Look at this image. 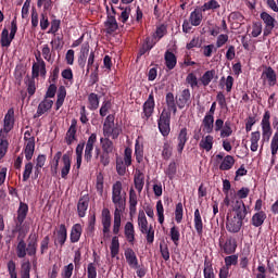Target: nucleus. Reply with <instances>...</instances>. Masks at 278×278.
<instances>
[{
    "mask_svg": "<svg viewBox=\"0 0 278 278\" xmlns=\"http://www.w3.org/2000/svg\"><path fill=\"white\" fill-rule=\"evenodd\" d=\"M165 103L167 109H163L157 119L159 131L164 138L170 134V113L174 114V116L177 114V102L175 101V94H173V92L166 93Z\"/></svg>",
    "mask_w": 278,
    "mask_h": 278,
    "instance_id": "obj_1",
    "label": "nucleus"
},
{
    "mask_svg": "<svg viewBox=\"0 0 278 278\" xmlns=\"http://www.w3.org/2000/svg\"><path fill=\"white\" fill-rule=\"evenodd\" d=\"M129 212L130 214H136L137 206H138V194L136 193V190L134 188H130L129 190Z\"/></svg>",
    "mask_w": 278,
    "mask_h": 278,
    "instance_id": "obj_34",
    "label": "nucleus"
},
{
    "mask_svg": "<svg viewBox=\"0 0 278 278\" xmlns=\"http://www.w3.org/2000/svg\"><path fill=\"white\" fill-rule=\"evenodd\" d=\"M8 147H10V143L8 142V137L1 136L0 132V160H3L5 157V154L8 153Z\"/></svg>",
    "mask_w": 278,
    "mask_h": 278,
    "instance_id": "obj_46",
    "label": "nucleus"
},
{
    "mask_svg": "<svg viewBox=\"0 0 278 278\" xmlns=\"http://www.w3.org/2000/svg\"><path fill=\"white\" fill-rule=\"evenodd\" d=\"M219 8L220 4L216 0H210L208 2H205L202 7H200V9L204 12H207V10H218Z\"/></svg>",
    "mask_w": 278,
    "mask_h": 278,
    "instance_id": "obj_57",
    "label": "nucleus"
},
{
    "mask_svg": "<svg viewBox=\"0 0 278 278\" xmlns=\"http://www.w3.org/2000/svg\"><path fill=\"white\" fill-rule=\"evenodd\" d=\"M204 278H216L214 275V268L212 267V263L208 262L207 260L204 261Z\"/></svg>",
    "mask_w": 278,
    "mask_h": 278,
    "instance_id": "obj_52",
    "label": "nucleus"
},
{
    "mask_svg": "<svg viewBox=\"0 0 278 278\" xmlns=\"http://www.w3.org/2000/svg\"><path fill=\"white\" fill-rule=\"evenodd\" d=\"M127 168H129V165H126V163H124L123 157L117 156L116 157V173H117V175H119V177H125V175L127 174Z\"/></svg>",
    "mask_w": 278,
    "mask_h": 278,
    "instance_id": "obj_39",
    "label": "nucleus"
},
{
    "mask_svg": "<svg viewBox=\"0 0 278 278\" xmlns=\"http://www.w3.org/2000/svg\"><path fill=\"white\" fill-rule=\"evenodd\" d=\"M73 270H75V265L70 263L68 265L63 267V271L61 273L62 278H71L73 277Z\"/></svg>",
    "mask_w": 278,
    "mask_h": 278,
    "instance_id": "obj_62",
    "label": "nucleus"
},
{
    "mask_svg": "<svg viewBox=\"0 0 278 278\" xmlns=\"http://www.w3.org/2000/svg\"><path fill=\"white\" fill-rule=\"evenodd\" d=\"M203 10L200 8H195L189 15V22L193 27H199L203 23Z\"/></svg>",
    "mask_w": 278,
    "mask_h": 278,
    "instance_id": "obj_21",
    "label": "nucleus"
},
{
    "mask_svg": "<svg viewBox=\"0 0 278 278\" xmlns=\"http://www.w3.org/2000/svg\"><path fill=\"white\" fill-rule=\"evenodd\" d=\"M176 103L179 110H184V108L186 106L190 108V104L192 103L190 89H184L178 97Z\"/></svg>",
    "mask_w": 278,
    "mask_h": 278,
    "instance_id": "obj_18",
    "label": "nucleus"
},
{
    "mask_svg": "<svg viewBox=\"0 0 278 278\" xmlns=\"http://www.w3.org/2000/svg\"><path fill=\"white\" fill-rule=\"evenodd\" d=\"M31 173H34V163L28 162L25 164L22 180L29 181V178L31 177Z\"/></svg>",
    "mask_w": 278,
    "mask_h": 278,
    "instance_id": "obj_51",
    "label": "nucleus"
},
{
    "mask_svg": "<svg viewBox=\"0 0 278 278\" xmlns=\"http://www.w3.org/2000/svg\"><path fill=\"white\" fill-rule=\"evenodd\" d=\"M25 85L27 88L28 98L31 99V97L36 94V78L27 76L25 80Z\"/></svg>",
    "mask_w": 278,
    "mask_h": 278,
    "instance_id": "obj_41",
    "label": "nucleus"
},
{
    "mask_svg": "<svg viewBox=\"0 0 278 278\" xmlns=\"http://www.w3.org/2000/svg\"><path fill=\"white\" fill-rule=\"evenodd\" d=\"M156 216L160 225H164V204H162V200L156 202Z\"/></svg>",
    "mask_w": 278,
    "mask_h": 278,
    "instance_id": "obj_58",
    "label": "nucleus"
},
{
    "mask_svg": "<svg viewBox=\"0 0 278 278\" xmlns=\"http://www.w3.org/2000/svg\"><path fill=\"white\" fill-rule=\"evenodd\" d=\"M142 110L141 118L149 121L153 116V112H155V97L153 93L149 94L147 101L143 103Z\"/></svg>",
    "mask_w": 278,
    "mask_h": 278,
    "instance_id": "obj_8",
    "label": "nucleus"
},
{
    "mask_svg": "<svg viewBox=\"0 0 278 278\" xmlns=\"http://www.w3.org/2000/svg\"><path fill=\"white\" fill-rule=\"evenodd\" d=\"M154 40H157L160 42V39L164 38L166 36V25L161 24L156 27V30L153 33Z\"/></svg>",
    "mask_w": 278,
    "mask_h": 278,
    "instance_id": "obj_50",
    "label": "nucleus"
},
{
    "mask_svg": "<svg viewBox=\"0 0 278 278\" xmlns=\"http://www.w3.org/2000/svg\"><path fill=\"white\" fill-rule=\"evenodd\" d=\"M262 138V134L260 132V130L257 131H253L251 132V146L250 149L253 153H255V151H257V149L260 148V139Z\"/></svg>",
    "mask_w": 278,
    "mask_h": 278,
    "instance_id": "obj_38",
    "label": "nucleus"
},
{
    "mask_svg": "<svg viewBox=\"0 0 278 278\" xmlns=\"http://www.w3.org/2000/svg\"><path fill=\"white\" fill-rule=\"evenodd\" d=\"M22 236V239L18 241L16 247V255L20 260L27 257V243L25 242V237Z\"/></svg>",
    "mask_w": 278,
    "mask_h": 278,
    "instance_id": "obj_35",
    "label": "nucleus"
},
{
    "mask_svg": "<svg viewBox=\"0 0 278 278\" xmlns=\"http://www.w3.org/2000/svg\"><path fill=\"white\" fill-rule=\"evenodd\" d=\"M0 45L1 47H10L12 45V40H10V30H8V28L2 29Z\"/></svg>",
    "mask_w": 278,
    "mask_h": 278,
    "instance_id": "obj_48",
    "label": "nucleus"
},
{
    "mask_svg": "<svg viewBox=\"0 0 278 278\" xmlns=\"http://www.w3.org/2000/svg\"><path fill=\"white\" fill-rule=\"evenodd\" d=\"M135 157L138 164H142L144 160V149L138 142L135 144Z\"/></svg>",
    "mask_w": 278,
    "mask_h": 278,
    "instance_id": "obj_49",
    "label": "nucleus"
},
{
    "mask_svg": "<svg viewBox=\"0 0 278 278\" xmlns=\"http://www.w3.org/2000/svg\"><path fill=\"white\" fill-rule=\"evenodd\" d=\"M216 160H223L219 165V170H231L233 168V164H236V159L232 155H226L220 152L216 155Z\"/></svg>",
    "mask_w": 278,
    "mask_h": 278,
    "instance_id": "obj_15",
    "label": "nucleus"
},
{
    "mask_svg": "<svg viewBox=\"0 0 278 278\" xmlns=\"http://www.w3.org/2000/svg\"><path fill=\"white\" fill-rule=\"evenodd\" d=\"M26 251L29 257H34L38 252V235L36 232L28 236Z\"/></svg>",
    "mask_w": 278,
    "mask_h": 278,
    "instance_id": "obj_14",
    "label": "nucleus"
},
{
    "mask_svg": "<svg viewBox=\"0 0 278 278\" xmlns=\"http://www.w3.org/2000/svg\"><path fill=\"white\" fill-rule=\"evenodd\" d=\"M193 225L198 236H203V217H201V211L199 208L194 211Z\"/></svg>",
    "mask_w": 278,
    "mask_h": 278,
    "instance_id": "obj_28",
    "label": "nucleus"
},
{
    "mask_svg": "<svg viewBox=\"0 0 278 278\" xmlns=\"http://www.w3.org/2000/svg\"><path fill=\"white\" fill-rule=\"evenodd\" d=\"M124 255L126 257V262L130 268L138 269V256H136V252H134V249L127 248L124 252Z\"/></svg>",
    "mask_w": 278,
    "mask_h": 278,
    "instance_id": "obj_25",
    "label": "nucleus"
},
{
    "mask_svg": "<svg viewBox=\"0 0 278 278\" xmlns=\"http://www.w3.org/2000/svg\"><path fill=\"white\" fill-rule=\"evenodd\" d=\"M24 140L26 142L25 146V159L27 162H31V157H34V152L36 151V137L31 136V131L26 130L24 132Z\"/></svg>",
    "mask_w": 278,
    "mask_h": 278,
    "instance_id": "obj_7",
    "label": "nucleus"
},
{
    "mask_svg": "<svg viewBox=\"0 0 278 278\" xmlns=\"http://www.w3.org/2000/svg\"><path fill=\"white\" fill-rule=\"evenodd\" d=\"M261 18L263 20V23L265 24V28L263 30L264 38L270 36L273 34V29H275V23H277V20L273 17L268 12H262Z\"/></svg>",
    "mask_w": 278,
    "mask_h": 278,
    "instance_id": "obj_11",
    "label": "nucleus"
},
{
    "mask_svg": "<svg viewBox=\"0 0 278 278\" xmlns=\"http://www.w3.org/2000/svg\"><path fill=\"white\" fill-rule=\"evenodd\" d=\"M27 214H29V205L25 202H20V206L17 208V217L15 218V227L13 229V233H18V238L23 236H27L29 228H25V218H27Z\"/></svg>",
    "mask_w": 278,
    "mask_h": 278,
    "instance_id": "obj_3",
    "label": "nucleus"
},
{
    "mask_svg": "<svg viewBox=\"0 0 278 278\" xmlns=\"http://www.w3.org/2000/svg\"><path fill=\"white\" fill-rule=\"evenodd\" d=\"M31 263L29 261H26L22 264V274L21 278H31Z\"/></svg>",
    "mask_w": 278,
    "mask_h": 278,
    "instance_id": "obj_55",
    "label": "nucleus"
},
{
    "mask_svg": "<svg viewBox=\"0 0 278 278\" xmlns=\"http://www.w3.org/2000/svg\"><path fill=\"white\" fill-rule=\"evenodd\" d=\"M137 223L139 231H144V229H149V220L147 219L144 211H139Z\"/></svg>",
    "mask_w": 278,
    "mask_h": 278,
    "instance_id": "obj_40",
    "label": "nucleus"
},
{
    "mask_svg": "<svg viewBox=\"0 0 278 278\" xmlns=\"http://www.w3.org/2000/svg\"><path fill=\"white\" fill-rule=\"evenodd\" d=\"M81 233H84V228L81 224H74L70 233V241L72 244H77L81 240Z\"/></svg>",
    "mask_w": 278,
    "mask_h": 278,
    "instance_id": "obj_23",
    "label": "nucleus"
},
{
    "mask_svg": "<svg viewBox=\"0 0 278 278\" xmlns=\"http://www.w3.org/2000/svg\"><path fill=\"white\" fill-rule=\"evenodd\" d=\"M125 191H123V182L117 180L112 186V203L115 210H125Z\"/></svg>",
    "mask_w": 278,
    "mask_h": 278,
    "instance_id": "obj_5",
    "label": "nucleus"
},
{
    "mask_svg": "<svg viewBox=\"0 0 278 278\" xmlns=\"http://www.w3.org/2000/svg\"><path fill=\"white\" fill-rule=\"evenodd\" d=\"M121 214H123V208H115L114 211V222H113V233L118 236L121 233Z\"/></svg>",
    "mask_w": 278,
    "mask_h": 278,
    "instance_id": "obj_32",
    "label": "nucleus"
},
{
    "mask_svg": "<svg viewBox=\"0 0 278 278\" xmlns=\"http://www.w3.org/2000/svg\"><path fill=\"white\" fill-rule=\"evenodd\" d=\"M175 220L178 225L184 220V204L181 202L176 204Z\"/></svg>",
    "mask_w": 278,
    "mask_h": 278,
    "instance_id": "obj_54",
    "label": "nucleus"
},
{
    "mask_svg": "<svg viewBox=\"0 0 278 278\" xmlns=\"http://www.w3.org/2000/svg\"><path fill=\"white\" fill-rule=\"evenodd\" d=\"M66 99V87L60 86L56 93V102H55V110H60L62 105H64V101Z\"/></svg>",
    "mask_w": 278,
    "mask_h": 278,
    "instance_id": "obj_37",
    "label": "nucleus"
},
{
    "mask_svg": "<svg viewBox=\"0 0 278 278\" xmlns=\"http://www.w3.org/2000/svg\"><path fill=\"white\" fill-rule=\"evenodd\" d=\"M141 233L146 236L148 244H153V242H155V229H153V225H150L149 228L141 230Z\"/></svg>",
    "mask_w": 278,
    "mask_h": 278,
    "instance_id": "obj_44",
    "label": "nucleus"
},
{
    "mask_svg": "<svg viewBox=\"0 0 278 278\" xmlns=\"http://www.w3.org/2000/svg\"><path fill=\"white\" fill-rule=\"evenodd\" d=\"M202 49H203L204 58H212V53H216V51H218V48H216V46H214V43L203 46Z\"/></svg>",
    "mask_w": 278,
    "mask_h": 278,
    "instance_id": "obj_61",
    "label": "nucleus"
},
{
    "mask_svg": "<svg viewBox=\"0 0 278 278\" xmlns=\"http://www.w3.org/2000/svg\"><path fill=\"white\" fill-rule=\"evenodd\" d=\"M134 184L136 190L140 194L144 188V173H142V170H140L139 168H136L135 170Z\"/></svg>",
    "mask_w": 278,
    "mask_h": 278,
    "instance_id": "obj_26",
    "label": "nucleus"
},
{
    "mask_svg": "<svg viewBox=\"0 0 278 278\" xmlns=\"http://www.w3.org/2000/svg\"><path fill=\"white\" fill-rule=\"evenodd\" d=\"M53 236H54L53 242H54L55 249H62V247L66 244V240H68V229H66V225L61 224L59 226V229H56L53 232Z\"/></svg>",
    "mask_w": 278,
    "mask_h": 278,
    "instance_id": "obj_6",
    "label": "nucleus"
},
{
    "mask_svg": "<svg viewBox=\"0 0 278 278\" xmlns=\"http://www.w3.org/2000/svg\"><path fill=\"white\" fill-rule=\"evenodd\" d=\"M201 129L203 134H213L214 132V116L205 115L202 119Z\"/></svg>",
    "mask_w": 278,
    "mask_h": 278,
    "instance_id": "obj_27",
    "label": "nucleus"
},
{
    "mask_svg": "<svg viewBox=\"0 0 278 278\" xmlns=\"http://www.w3.org/2000/svg\"><path fill=\"white\" fill-rule=\"evenodd\" d=\"M89 110H99V96L97 93H90L88 96Z\"/></svg>",
    "mask_w": 278,
    "mask_h": 278,
    "instance_id": "obj_53",
    "label": "nucleus"
},
{
    "mask_svg": "<svg viewBox=\"0 0 278 278\" xmlns=\"http://www.w3.org/2000/svg\"><path fill=\"white\" fill-rule=\"evenodd\" d=\"M186 81L192 89L199 88V79L197 78V75H194V73L188 74Z\"/></svg>",
    "mask_w": 278,
    "mask_h": 278,
    "instance_id": "obj_63",
    "label": "nucleus"
},
{
    "mask_svg": "<svg viewBox=\"0 0 278 278\" xmlns=\"http://www.w3.org/2000/svg\"><path fill=\"white\" fill-rule=\"evenodd\" d=\"M261 127L263 131V140H270V136H273V128L270 127V111H265L262 122H261Z\"/></svg>",
    "mask_w": 278,
    "mask_h": 278,
    "instance_id": "obj_10",
    "label": "nucleus"
},
{
    "mask_svg": "<svg viewBox=\"0 0 278 278\" xmlns=\"http://www.w3.org/2000/svg\"><path fill=\"white\" fill-rule=\"evenodd\" d=\"M186 142H188V128H181L177 137V152L179 155L184 153Z\"/></svg>",
    "mask_w": 278,
    "mask_h": 278,
    "instance_id": "obj_22",
    "label": "nucleus"
},
{
    "mask_svg": "<svg viewBox=\"0 0 278 278\" xmlns=\"http://www.w3.org/2000/svg\"><path fill=\"white\" fill-rule=\"evenodd\" d=\"M62 164L63 167L61 168V177L62 179H66V177H68V173H71V154H63Z\"/></svg>",
    "mask_w": 278,
    "mask_h": 278,
    "instance_id": "obj_29",
    "label": "nucleus"
},
{
    "mask_svg": "<svg viewBox=\"0 0 278 278\" xmlns=\"http://www.w3.org/2000/svg\"><path fill=\"white\" fill-rule=\"evenodd\" d=\"M169 238L174 242L175 247H179V240H181V232H179V227L173 226L169 229Z\"/></svg>",
    "mask_w": 278,
    "mask_h": 278,
    "instance_id": "obj_42",
    "label": "nucleus"
},
{
    "mask_svg": "<svg viewBox=\"0 0 278 278\" xmlns=\"http://www.w3.org/2000/svg\"><path fill=\"white\" fill-rule=\"evenodd\" d=\"M111 257H116L121 251V242L118 241V237H113L111 241Z\"/></svg>",
    "mask_w": 278,
    "mask_h": 278,
    "instance_id": "obj_47",
    "label": "nucleus"
},
{
    "mask_svg": "<svg viewBox=\"0 0 278 278\" xmlns=\"http://www.w3.org/2000/svg\"><path fill=\"white\" fill-rule=\"evenodd\" d=\"M14 108L8 110L7 114L4 115L3 119V128L0 129L1 136H5L10 134L12 129H14Z\"/></svg>",
    "mask_w": 278,
    "mask_h": 278,
    "instance_id": "obj_9",
    "label": "nucleus"
},
{
    "mask_svg": "<svg viewBox=\"0 0 278 278\" xmlns=\"http://www.w3.org/2000/svg\"><path fill=\"white\" fill-rule=\"evenodd\" d=\"M232 212H235L233 216L227 215L226 217V229L228 233H240L242 229V225H244V218H247V204L244 201L237 200L235 206L232 207Z\"/></svg>",
    "mask_w": 278,
    "mask_h": 278,
    "instance_id": "obj_2",
    "label": "nucleus"
},
{
    "mask_svg": "<svg viewBox=\"0 0 278 278\" xmlns=\"http://www.w3.org/2000/svg\"><path fill=\"white\" fill-rule=\"evenodd\" d=\"M55 47L52 46V49L49 47V45H43L41 49L42 58L46 60V62L53 63L54 59L53 55H55Z\"/></svg>",
    "mask_w": 278,
    "mask_h": 278,
    "instance_id": "obj_36",
    "label": "nucleus"
},
{
    "mask_svg": "<svg viewBox=\"0 0 278 278\" xmlns=\"http://www.w3.org/2000/svg\"><path fill=\"white\" fill-rule=\"evenodd\" d=\"M224 262L226 264L225 268H228V270H229V268H231V266H237L238 265V255L231 254L229 256H226L224 258Z\"/></svg>",
    "mask_w": 278,
    "mask_h": 278,
    "instance_id": "obj_60",
    "label": "nucleus"
},
{
    "mask_svg": "<svg viewBox=\"0 0 278 278\" xmlns=\"http://www.w3.org/2000/svg\"><path fill=\"white\" fill-rule=\"evenodd\" d=\"M165 66L168 71H173V68L177 66V55H175L170 50H166L165 52Z\"/></svg>",
    "mask_w": 278,
    "mask_h": 278,
    "instance_id": "obj_31",
    "label": "nucleus"
},
{
    "mask_svg": "<svg viewBox=\"0 0 278 278\" xmlns=\"http://www.w3.org/2000/svg\"><path fill=\"white\" fill-rule=\"evenodd\" d=\"M219 247L226 255H233L238 249V241L233 237H228L223 243V240L219 239Z\"/></svg>",
    "mask_w": 278,
    "mask_h": 278,
    "instance_id": "obj_13",
    "label": "nucleus"
},
{
    "mask_svg": "<svg viewBox=\"0 0 278 278\" xmlns=\"http://www.w3.org/2000/svg\"><path fill=\"white\" fill-rule=\"evenodd\" d=\"M119 10H123L121 15L118 16V21H121V23L125 24L127 23V21H129V14H131V8L130 7H126V8H119Z\"/></svg>",
    "mask_w": 278,
    "mask_h": 278,
    "instance_id": "obj_59",
    "label": "nucleus"
},
{
    "mask_svg": "<svg viewBox=\"0 0 278 278\" xmlns=\"http://www.w3.org/2000/svg\"><path fill=\"white\" fill-rule=\"evenodd\" d=\"M86 147V142H80L76 147V168H81V161L84 155V148Z\"/></svg>",
    "mask_w": 278,
    "mask_h": 278,
    "instance_id": "obj_43",
    "label": "nucleus"
},
{
    "mask_svg": "<svg viewBox=\"0 0 278 278\" xmlns=\"http://www.w3.org/2000/svg\"><path fill=\"white\" fill-rule=\"evenodd\" d=\"M270 149H271V155L273 157H275V155H277V152H278V131H276L271 138Z\"/></svg>",
    "mask_w": 278,
    "mask_h": 278,
    "instance_id": "obj_64",
    "label": "nucleus"
},
{
    "mask_svg": "<svg viewBox=\"0 0 278 278\" xmlns=\"http://www.w3.org/2000/svg\"><path fill=\"white\" fill-rule=\"evenodd\" d=\"M77 140V119H72L71 126L66 132L65 141L68 147Z\"/></svg>",
    "mask_w": 278,
    "mask_h": 278,
    "instance_id": "obj_20",
    "label": "nucleus"
},
{
    "mask_svg": "<svg viewBox=\"0 0 278 278\" xmlns=\"http://www.w3.org/2000/svg\"><path fill=\"white\" fill-rule=\"evenodd\" d=\"M199 147L203 151H206V153H210V151L214 149V136L207 135L204 138H202L199 143Z\"/></svg>",
    "mask_w": 278,
    "mask_h": 278,
    "instance_id": "obj_30",
    "label": "nucleus"
},
{
    "mask_svg": "<svg viewBox=\"0 0 278 278\" xmlns=\"http://www.w3.org/2000/svg\"><path fill=\"white\" fill-rule=\"evenodd\" d=\"M124 236L128 244H134L136 242V227L134 223L127 222L124 226Z\"/></svg>",
    "mask_w": 278,
    "mask_h": 278,
    "instance_id": "obj_19",
    "label": "nucleus"
},
{
    "mask_svg": "<svg viewBox=\"0 0 278 278\" xmlns=\"http://www.w3.org/2000/svg\"><path fill=\"white\" fill-rule=\"evenodd\" d=\"M267 218L266 212H256L251 218L253 227H262Z\"/></svg>",
    "mask_w": 278,
    "mask_h": 278,
    "instance_id": "obj_33",
    "label": "nucleus"
},
{
    "mask_svg": "<svg viewBox=\"0 0 278 278\" xmlns=\"http://www.w3.org/2000/svg\"><path fill=\"white\" fill-rule=\"evenodd\" d=\"M216 101L220 110H229V106L227 105V98L225 97V93H223V91H219L217 93Z\"/></svg>",
    "mask_w": 278,
    "mask_h": 278,
    "instance_id": "obj_56",
    "label": "nucleus"
},
{
    "mask_svg": "<svg viewBox=\"0 0 278 278\" xmlns=\"http://www.w3.org/2000/svg\"><path fill=\"white\" fill-rule=\"evenodd\" d=\"M100 144L102 149L96 148V157H100V164L102 166H110V155L114 153V141L110 138H100Z\"/></svg>",
    "mask_w": 278,
    "mask_h": 278,
    "instance_id": "obj_4",
    "label": "nucleus"
},
{
    "mask_svg": "<svg viewBox=\"0 0 278 278\" xmlns=\"http://www.w3.org/2000/svg\"><path fill=\"white\" fill-rule=\"evenodd\" d=\"M261 79L264 85L267 84V86H269L270 88H273V86H277V73L270 66L266 67L263 71Z\"/></svg>",
    "mask_w": 278,
    "mask_h": 278,
    "instance_id": "obj_12",
    "label": "nucleus"
},
{
    "mask_svg": "<svg viewBox=\"0 0 278 278\" xmlns=\"http://www.w3.org/2000/svg\"><path fill=\"white\" fill-rule=\"evenodd\" d=\"M214 75H216L215 70L206 71L200 78L202 86H210V84H212V79H214Z\"/></svg>",
    "mask_w": 278,
    "mask_h": 278,
    "instance_id": "obj_45",
    "label": "nucleus"
},
{
    "mask_svg": "<svg viewBox=\"0 0 278 278\" xmlns=\"http://www.w3.org/2000/svg\"><path fill=\"white\" fill-rule=\"evenodd\" d=\"M102 227L104 238H110V229L112 227V214L110 213V208L102 210Z\"/></svg>",
    "mask_w": 278,
    "mask_h": 278,
    "instance_id": "obj_16",
    "label": "nucleus"
},
{
    "mask_svg": "<svg viewBox=\"0 0 278 278\" xmlns=\"http://www.w3.org/2000/svg\"><path fill=\"white\" fill-rule=\"evenodd\" d=\"M90 203V198L88 195H83L77 203V212L79 218L86 217V212H88V205Z\"/></svg>",
    "mask_w": 278,
    "mask_h": 278,
    "instance_id": "obj_24",
    "label": "nucleus"
},
{
    "mask_svg": "<svg viewBox=\"0 0 278 278\" xmlns=\"http://www.w3.org/2000/svg\"><path fill=\"white\" fill-rule=\"evenodd\" d=\"M51 108H53V100L43 98L37 106V112L35 113L34 118H40V116L50 112Z\"/></svg>",
    "mask_w": 278,
    "mask_h": 278,
    "instance_id": "obj_17",
    "label": "nucleus"
}]
</instances>
